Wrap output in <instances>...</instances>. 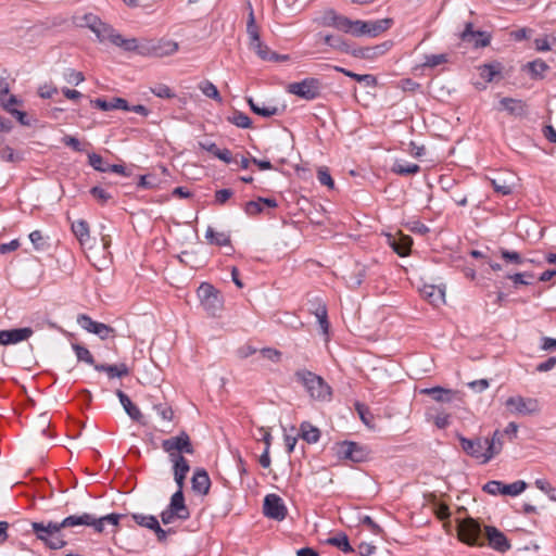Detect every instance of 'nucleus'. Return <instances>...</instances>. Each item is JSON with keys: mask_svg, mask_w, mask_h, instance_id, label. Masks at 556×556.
Masks as SVG:
<instances>
[{"mask_svg": "<svg viewBox=\"0 0 556 556\" xmlns=\"http://www.w3.org/2000/svg\"><path fill=\"white\" fill-rule=\"evenodd\" d=\"M28 526L36 538L43 542V544L51 549H60L66 545L64 535L62 534L63 527L56 521H34Z\"/></svg>", "mask_w": 556, "mask_h": 556, "instance_id": "nucleus-1", "label": "nucleus"}, {"mask_svg": "<svg viewBox=\"0 0 556 556\" xmlns=\"http://www.w3.org/2000/svg\"><path fill=\"white\" fill-rule=\"evenodd\" d=\"M294 376L312 399L317 401L330 400L331 388L320 376L307 369H300L295 371Z\"/></svg>", "mask_w": 556, "mask_h": 556, "instance_id": "nucleus-2", "label": "nucleus"}, {"mask_svg": "<svg viewBox=\"0 0 556 556\" xmlns=\"http://www.w3.org/2000/svg\"><path fill=\"white\" fill-rule=\"evenodd\" d=\"M324 85L316 77H306L300 81L291 83L287 86L286 91L306 101L319 99L323 94Z\"/></svg>", "mask_w": 556, "mask_h": 556, "instance_id": "nucleus-3", "label": "nucleus"}, {"mask_svg": "<svg viewBox=\"0 0 556 556\" xmlns=\"http://www.w3.org/2000/svg\"><path fill=\"white\" fill-rule=\"evenodd\" d=\"M248 8L249 18L247 23V34L249 37V48L253 50L261 60L268 62L273 51L261 40L260 30L255 22L252 4L250 2H248Z\"/></svg>", "mask_w": 556, "mask_h": 556, "instance_id": "nucleus-4", "label": "nucleus"}, {"mask_svg": "<svg viewBox=\"0 0 556 556\" xmlns=\"http://www.w3.org/2000/svg\"><path fill=\"white\" fill-rule=\"evenodd\" d=\"M458 536L460 541L468 545H484V527L473 518H466L458 523Z\"/></svg>", "mask_w": 556, "mask_h": 556, "instance_id": "nucleus-5", "label": "nucleus"}, {"mask_svg": "<svg viewBox=\"0 0 556 556\" xmlns=\"http://www.w3.org/2000/svg\"><path fill=\"white\" fill-rule=\"evenodd\" d=\"M198 296L204 311L210 316H216L223 307L218 291L210 283L202 282L198 289Z\"/></svg>", "mask_w": 556, "mask_h": 556, "instance_id": "nucleus-6", "label": "nucleus"}, {"mask_svg": "<svg viewBox=\"0 0 556 556\" xmlns=\"http://www.w3.org/2000/svg\"><path fill=\"white\" fill-rule=\"evenodd\" d=\"M162 448L168 454L169 458L182 456V453L193 454L194 448L190 437L186 431H181L176 437H170L162 441Z\"/></svg>", "mask_w": 556, "mask_h": 556, "instance_id": "nucleus-7", "label": "nucleus"}, {"mask_svg": "<svg viewBox=\"0 0 556 556\" xmlns=\"http://www.w3.org/2000/svg\"><path fill=\"white\" fill-rule=\"evenodd\" d=\"M505 404L508 410L516 415L530 416L541 412L540 401L534 397L515 395L508 397Z\"/></svg>", "mask_w": 556, "mask_h": 556, "instance_id": "nucleus-8", "label": "nucleus"}, {"mask_svg": "<svg viewBox=\"0 0 556 556\" xmlns=\"http://www.w3.org/2000/svg\"><path fill=\"white\" fill-rule=\"evenodd\" d=\"M334 451L339 459H348L353 463L365 462L369 454L366 446L353 441L337 443Z\"/></svg>", "mask_w": 556, "mask_h": 556, "instance_id": "nucleus-9", "label": "nucleus"}, {"mask_svg": "<svg viewBox=\"0 0 556 556\" xmlns=\"http://www.w3.org/2000/svg\"><path fill=\"white\" fill-rule=\"evenodd\" d=\"M457 439L460 443L462 450L470 457L477 459L480 464H488L490 460H484L488 456L485 439L476 437L468 439L463 434H457Z\"/></svg>", "mask_w": 556, "mask_h": 556, "instance_id": "nucleus-10", "label": "nucleus"}, {"mask_svg": "<svg viewBox=\"0 0 556 556\" xmlns=\"http://www.w3.org/2000/svg\"><path fill=\"white\" fill-rule=\"evenodd\" d=\"M484 539L488 546L500 554H504L511 548L509 539L494 526H484Z\"/></svg>", "mask_w": 556, "mask_h": 556, "instance_id": "nucleus-11", "label": "nucleus"}, {"mask_svg": "<svg viewBox=\"0 0 556 556\" xmlns=\"http://www.w3.org/2000/svg\"><path fill=\"white\" fill-rule=\"evenodd\" d=\"M263 513L267 518L282 521L288 514V509L280 496L268 494L264 498Z\"/></svg>", "mask_w": 556, "mask_h": 556, "instance_id": "nucleus-12", "label": "nucleus"}, {"mask_svg": "<svg viewBox=\"0 0 556 556\" xmlns=\"http://www.w3.org/2000/svg\"><path fill=\"white\" fill-rule=\"evenodd\" d=\"M463 42L471 45L473 48H484L491 42V34L482 30H475L472 23L465 24L463 31L459 35Z\"/></svg>", "mask_w": 556, "mask_h": 556, "instance_id": "nucleus-13", "label": "nucleus"}, {"mask_svg": "<svg viewBox=\"0 0 556 556\" xmlns=\"http://www.w3.org/2000/svg\"><path fill=\"white\" fill-rule=\"evenodd\" d=\"M77 324L86 331L97 334L102 340L110 338L115 332L109 325L96 321L86 314L78 315Z\"/></svg>", "mask_w": 556, "mask_h": 556, "instance_id": "nucleus-14", "label": "nucleus"}, {"mask_svg": "<svg viewBox=\"0 0 556 556\" xmlns=\"http://www.w3.org/2000/svg\"><path fill=\"white\" fill-rule=\"evenodd\" d=\"M92 33L96 35L100 42L108 40L112 45L122 49L126 40V38L118 34L110 24L101 21V18L98 21L97 26L93 28Z\"/></svg>", "mask_w": 556, "mask_h": 556, "instance_id": "nucleus-15", "label": "nucleus"}, {"mask_svg": "<svg viewBox=\"0 0 556 556\" xmlns=\"http://www.w3.org/2000/svg\"><path fill=\"white\" fill-rule=\"evenodd\" d=\"M34 333L30 327L0 330V345L16 344L29 339Z\"/></svg>", "mask_w": 556, "mask_h": 556, "instance_id": "nucleus-16", "label": "nucleus"}, {"mask_svg": "<svg viewBox=\"0 0 556 556\" xmlns=\"http://www.w3.org/2000/svg\"><path fill=\"white\" fill-rule=\"evenodd\" d=\"M392 41L388 40L372 47L356 48L352 50V55L355 58L372 60L380 55H383L387 51H389L392 48Z\"/></svg>", "mask_w": 556, "mask_h": 556, "instance_id": "nucleus-17", "label": "nucleus"}, {"mask_svg": "<svg viewBox=\"0 0 556 556\" xmlns=\"http://www.w3.org/2000/svg\"><path fill=\"white\" fill-rule=\"evenodd\" d=\"M169 460L173 464L174 480L179 489H184L186 477L190 471L189 462L185 456H174Z\"/></svg>", "mask_w": 556, "mask_h": 556, "instance_id": "nucleus-18", "label": "nucleus"}, {"mask_svg": "<svg viewBox=\"0 0 556 556\" xmlns=\"http://www.w3.org/2000/svg\"><path fill=\"white\" fill-rule=\"evenodd\" d=\"M192 491L199 495H207L211 488V479L207 471L203 468H197L191 478Z\"/></svg>", "mask_w": 556, "mask_h": 556, "instance_id": "nucleus-19", "label": "nucleus"}, {"mask_svg": "<svg viewBox=\"0 0 556 556\" xmlns=\"http://www.w3.org/2000/svg\"><path fill=\"white\" fill-rule=\"evenodd\" d=\"M153 39L138 40L136 38L126 39L123 50L127 52H136L142 56H152Z\"/></svg>", "mask_w": 556, "mask_h": 556, "instance_id": "nucleus-20", "label": "nucleus"}, {"mask_svg": "<svg viewBox=\"0 0 556 556\" xmlns=\"http://www.w3.org/2000/svg\"><path fill=\"white\" fill-rule=\"evenodd\" d=\"M420 393L431 396L435 402L439 403H451L458 396V391L445 389L442 387L421 389Z\"/></svg>", "mask_w": 556, "mask_h": 556, "instance_id": "nucleus-21", "label": "nucleus"}, {"mask_svg": "<svg viewBox=\"0 0 556 556\" xmlns=\"http://www.w3.org/2000/svg\"><path fill=\"white\" fill-rule=\"evenodd\" d=\"M179 49L178 42L168 39H153L152 58L173 55Z\"/></svg>", "mask_w": 556, "mask_h": 556, "instance_id": "nucleus-22", "label": "nucleus"}, {"mask_svg": "<svg viewBox=\"0 0 556 556\" xmlns=\"http://www.w3.org/2000/svg\"><path fill=\"white\" fill-rule=\"evenodd\" d=\"M96 515L84 513L81 515H71L64 518L60 526L65 528H75L80 526H88L94 529Z\"/></svg>", "mask_w": 556, "mask_h": 556, "instance_id": "nucleus-23", "label": "nucleus"}, {"mask_svg": "<svg viewBox=\"0 0 556 556\" xmlns=\"http://www.w3.org/2000/svg\"><path fill=\"white\" fill-rule=\"evenodd\" d=\"M167 507L178 513L181 520H187L190 517V511L185 503L184 489H179V486H177V491L172 495Z\"/></svg>", "mask_w": 556, "mask_h": 556, "instance_id": "nucleus-24", "label": "nucleus"}, {"mask_svg": "<svg viewBox=\"0 0 556 556\" xmlns=\"http://www.w3.org/2000/svg\"><path fill=\"white\" fill-rule=\"evenodd\" d=\"M501 108L515 116H523L527 114V104L520 99L503 98L500 101Z\"/></svg>", "mask_w": 556, "mask_h": 556, "instance_id": "nucleus-25", "label": "nucleus"}, {"mask_svg": "<svg viewBox=\"0 0 556 556\" xmlns=\"http://www.w3.org/2000/svg\"><path fill=\"white\" fill-rule=\"evenodd\" d=\"M94 369L97 371L106 372L108 377L110 379L122 378V377H126L129 375V368L125 363L114 364V365L98 364V365H94Z\"/></svg>", "mask_w": 556, "mask_h": 556, "instance_id": "nucleus-26", "label": "nucleus"}, {"mask_svg": "<svg viewBox=\"0 0 556 556\" xmlns=\"http://www.w3.org/2000/svg\"><path fill=\"white\" fill-rule=\"evenodd\" d=\"M92 104L102 111L129 110L128 102L123 98H113L111 101L98 98L92 101Z\"/></svg>", "mask_w": 556, "mask_h": 556, "instance_id": "nucleus-27", "label": "nucleus"}, {"mask_svg": "<svg viewBox=\"0 0 556 556\" xmlns=\"http://www.w3.org/2000/svg\"><path fill=\"white\" fill-rule=\"evenodd\" d=\"M503 433L500 430H495L492 437L484 438L486 444L488 456L484 460H491L494 456L501 453L503 448Z\"/></svg>", "mask_w": 556, "mask_h": 556, "instance_id": "nucleus-28", "label": "nucleus"}, {"mask_svg": "<svg viewBox=\"0 0 556 556\" xmlns=\"http://www.w3.org/2000/svg\"><path fill=\"white\" fill-rule=\"evenodd\" d=\"M393 25L392 18H381L377 21H366V36L377 37L388 30Z\"/></svg>", "mask_w": 556, "mask_h": 556, "instance_id": "nucleus-29", "label": "nucleus"}, {"mask_svg": "<svg viewBox=\"0 0 556 556\" xmlns=\"http://www.w3.org/2000/svg\"><path fill=\"white\" fill-rule=\"evenodd\" d=\"M421 295L432 305L438 306L445 302L444 290L435 286H425Z\"/></svg>", "mask_w": 556, "mask_h": 556, "instance_id": "nucleus-30", "label": "nucleus"}, {"mask_svg": "<svg viewBox=\"0 0 556 556\" xmlns=\"http://www.w3.org/2000/svg\"><path fill=\"white\" fill-rule=\"evenodd\" d=\"M503 65L500 62L486 63L479 66L481 78L486 83L493 81L495 78H502Z\"/></svg>", "mask_w": 556, "mask_h": 556, "instance_id": "nucleus-31", "label": "nucleus"}, {"mask_svg": "<svg viewBox=\"0 0 556 556\" xmlns=\"http://www.w3.org/2000/svg\"><path fill=\"white\" fill-rule=\"evenodd\" d=\"M116 395L124 407L127 415L136 421H139L142 418V414L140 409L131 402L129 396L124 393L122 390H116Z\"/></svg>", "mask_w": 556, "mask_h": 556, "instance_id": "nucleus-32", "label": "nucleus"}, {"mask_svg": "<svg viewBox=\"0 0 556 556\" xmlns=\"http://www.w3.org/2000/svg\"><path fill=\"white\" fill-rule=\"evenodd\" d=\"M549 66L541 59L528 62L523 65V71H527L532 79H543L545 72Z\"/></svg>", "mask_w": 556, "mask_h": 556, "instance_id": "nucleus-33", "label": "nucleus"}, {"mask_svg": "<svg viewBox=\"0 0 556 556\" xmlns=\"http://www.w3.org/2000/svg\"><path fill=\"white\" fill-rule=\"evenodd\" d=\"M72 231L81 245L90 239L89 225L85 219H78L72 223Z\"/></svg>", "mask_w": 556, "mask_h": 556, "instance_id": "nucleus-34", "label": "nucleus"}, {"mask_svg": "<svg viewBox=\"0 0 556 556\" xmlns=\"http://www.w3.org/2000/svg\"><path fill=\"white\" fill-rule=\"evenodd\" d=\"M323 39H324V42L327 46H329L330 48L352 55L353 49H351L348 41L345 39H343L342 37L333 36V35H325Z\"/></svg>", "mask_w": 556, "mask_h": 556, "instance_id": "nucleus-35", "label": "nucleus"}, {"mask_svg": "<svg viewBox=\"0 0 556 556\" xmlns=\"http://www.w3.org/2000/svg\"><path fill=\"white\" fill-rule=\"evenodd\" d=\"M301 438L307 443H316L320 438V431L307 421L301 424Z\"/></svg>", "mask_w": 556, "mask_h": 556, "instance_id": "nucleus-36", "label": "nucleus"}, {"mask_svg": "<svg viewBox=\"0 0 556 556\" xmlns=\"http://www.w3.org/2000/svg\"><path fill=\"white\" fill-rule=\"evenodd\" d=\"M205 238L217 247L230 245V236L226 232H216L212 227H207Z\"/></svg>", "mask_w": 556, "mask_h": 556, "instance_id": "nucleus-37", "label": "nucleus"}, {"mask_svg": "<svg viewBox=\"0 0 556 556\" xmlns=\"http://www.w3.org/2000/svg\"><path fill=\"white\" fill-rule=\"evenodd\" d=\"M327 544L336 546L343 553H352L355 549L351 546L349 542V538L344 532H340L334 536L329 538L327 541Z\"/></svg>", "mask_w": 556, "mask_h": 556, "instance_id": "nucleus-38", "label": "nucleus"}, {"mask_svg": "<svg viewBox=\"0 0 556 556\" xmlns=\"http://www.w3.org/2000/svg\"><path fill=\"white\" fill-rule=\"evenodd\" d=\"M248 103L253 113L263 117H271L279 114V109L275 105H260L258 103H255L252 98L248 99Z\"/></svg>", "mask_w": 556, "mask_h": 556, "instance_id": "nucleus-39", "label": "nucleus"}, {"mask_svg": "<svg viewBox=\"0 0 556 556\" xmlns=\"http://www.w3.org/2000/svg\"><path fill=\"white\" fill-rule=\"evenodd\" d=\"M420 170V166L409 162H395L392 172L401 176L415 175Z\"/></svg>", "mask_w": 556, "mask_h": 556, "instance_id": "nucleus-40", "label": "nucleus"}, {"mask_svg": "<svg viewBox=\"0 0 556 556\" xmlns=\"http://www.w3.org/2000/svg\"><path fill=\"white\" fill-rule=\"evenodd\" d=\"M100 20V17L93 13H86L84 15H80V16H74L73 17V23L77 26V27H86V28H89L91 31L93 30V28L97 26V23L98 21Z\"/></svg>", "mask_w": 556, "mask_h": 556, "instance_id": "nucleus-41", "label": "nucleus"}, {"mask_svg": "<svg viewBox=\"0 0 556 556\" xmlns=\"http://www.w3.org/2000/svg\"><path fill=\"white\" fill-rule=\"evenodd\" d=\"M123 517L121 514H109L102 517L96 516L94 521V531L101 533L104 530L105 523L117 526L119 522V519Z\"/></svg>", "mask_w": 556, "mask_h": 556, "instance_id": "nucleus-42", "label": "nucleus"}, {"mask_svg": "<svg viewBox=\"0 0 556 556\" xmlns=\"http://www.w3.org/2000/svg\"><path fill=\"white\" fill-rule=\"evenodd\" d=\"M227 121L230 124L243 129L250 128L252 126L251 118L241 111H235L232 115L227 117Z\"/></svg>", "mask_w": 556, "mask_h": 556, "instance_id": "nucleus-43", "label": "nucleus"}, {"mask_svg": "<svg viewBox=\"0 0 556 556\" xmlns=\"http://www.w3.org/2000/svg\"><path fill=\"white\" fill-rule=\"evenodd\" d=\"M199 89L202 91L204 96H206L210 99H213L217 102H222L223 98L219 94L218 89L216 86L211 83L210 80H203L199 84Z\"/></svg>", "mask_w": 556, "mask_h": 556, "instance_id": "nucleus-44", "label": "nucleus"}, {"mask_svg": "<svg viewBox=\"0 0 556 556\" xmlns=\"http://www.w3.org/2000/svg\"><path fill=\"white\" fill-rule=\"evenodd\" d=\"M527 489V483L523 480H517L513 483L505 484L503 482L502 495L517 496Z\"/></svg>", "mask_w": 556, "mask_h": 556, "instance_id": "nucleus-45", "label": "nucleus"}, {"mask_svg": "<svg viewBox=\"0 0 556 556\" xmlns=\"http://www.w3.org/2000/svg\"><path fill=\"white\" fill-rule=\"evenodd\" d=\"M413 240L409 236H405L401 238L399 241L392 242V248L395 253H397L400 256H406L412 248Z\"/></svg>", "mask_w": 556, "mask_h": 556, "instance_id": "nucleus-46", "label": "nucleus"}, {"mask_svg": "<svg viewBox=\"0 0 556 556\" xmlns=\"http://www.w3.org/2000/svg\"><path fill=\"white\" fill-rule=\"evenodd\" d=\"M132 519L138 526L144 527L149 530L154 529V527H156V525L159 523L156 517L152 515L132 514Z\"/></svg>", "mask_w": 556, "mask_h": 556, "instance_id": "nucleus-47", "label": "nucleus"}, {"mask_svg": "<svg viewBox=\"0 0 556 556\" xmlns=\"http://www.w3.org/2000/svg\"><path fill=\"white\" fill-rule=\"evenodd\" d=\"M72 346H73V350H74L78 361L85 362L89 365H92L93 367H94V365H97L92 354L90 353V351L87 348H85L80 344H77V343L73 344Z\"/></svg>", "mask_w": 556, "mask_h": 556, "instance_id": "nucleus-48", "label": "nucleus"}, {"mask_svg": "<svg viewBox=\"0 0 556 556\" xmlns=\"http://www.w3.org/2000/svg\"><path fill=\"white\" fill-rule=\"evenodd\" d=\"M448 62V54H426L422 65L426 67H435L438 65Z\"/></svg>", "mask_w": 556, "mask_h": 556, "instance_id": "nucleus-49", "label": "nucleus"}, {"mask_svg": "<svg viewBox=\"0 0 556 556\" xmlns=\"http://www.w3.org/2000/svg\"><path fill=\"white\" fill-rule=\"evenodd\" d=\"M29 240L33 243L35 250L37 251H45L49 247L40 230H34L33 232H30Z\"/></svg>", "mask_w": 556, "mask_h": 556, "instance_id": "nucleus-50", "label": "nucleus"}, {"mask_svg": "<svg viewBox=\"0 0 556 556\" xmlns=\"http://www.w3.org/2000/svg\"><path fill=\"white\" fill-rule=\"evenodd\" d=\"M88 163L96 170L101 172V173H108L109 163L104 162L103 157L100 154L90 153L88 155Z\"/></svg>", "mask_w": 556, "mask_h": 556, "instance_id": "nucleus-51", "label": "nucleus"}, {"mask_svg": "<svg viewBox=\"0 0 556 556\" xmlns=\"http://www.w3.org/2000/svg\"><path fill=\"white\" fill-rule=\"evenodd\" d=\"M150 90L155 97L161 99H172L175 97L174 91L164 84H157L154 87H151Z\"/></svg>", "mask_w": 556, "mask_h": 556, "instance_id": "nucleus-52", "label": "nucleus"}, {"mask_svg": "<svg viewBox=\"0 0 556 556\" xmlns=\"http://www.w3.org/2000/svg\"><path fill=\"white\" fill-rule=\"evenodd\" d=\"M89 192L101 205H104L109 200L112 199V195L99 186L92 187Z\"/></svg>", "mask_w": 556, "mask_h": 556, "instance_id": "nucleus-53", "label": "nucleus"}, {"mask_svg": "<svg viewBox=\"0 0 556 556\" xmlns=\"http://www.w3.org/2000/svg\"><path fill=\"white\" fill-rule=\"evenodd\" d=\"M64 79L68 83V84H72V85H79L80 83H83L85 80V76L81 72H78L76 70H73V68H67L64 74Z\"/></svg>", "mask_w": 556, "mask_h": 556, "instance_id": "nucleus-54", "label": "nucleus"}, {"mask_svg": "<svg viewBox=\"0 0 556 556\" xmlns=\"http://www.w3.org/2000/svg\"><path fill=\"white\" fill-rule=\"evenodd\" d=\"M341 14H338L334 10L330 9L326 11L321 17V24L327 27L337 28Z\"/></svg>", "mask_w": 556, "mask_h": 556, "instance_id": "nucleus-55", "label": "nucleus"}, {"mask_svg": "<svg viewBox=\"0 0 556 556\" xmlns=\"http://www.w3.org/2000/svg\"><path fill=\"white\" fill-rule=\"evenodd\" d=\"M233 195V191L231 189H219L215 191L214 194V204L215 205H225Z\"/></svg>", "mask_w": 556, "mask_h": 556, "instance_id": "nucleus-56", "label": "nucleus"}, {"mask_svg": "<svg viewBox=\"0 0 556 556\" xmlns=\"http://www.w3.org/2000/svg\"><path fill=\"white\" fill-rule=\"evenodd\" d=\"M346 76L358 83H365L367 86H375L377 84V78L370 74H356L354 72H348Z\"/></svg>", "mask_w": 556, "mask_h": 556, "instance_id": "nucleus-57", "label": "nucleus"}, {"mask_svg": "<svg viewBox=\"0 0 556 556\" xmlns=\"http://www.w3.org/2000/svg\"><path fill=\"white\" fill-rule=\"evenodd\" d=\"M508 278L513 280L515 285H531L534 278L532 273H517L514 275H509Z\"/></svg>", "mask_w": 556, "mask_h": 556, "instance_id": "nucleus-58", "label": "nucleus"}, {"mask_svg": "<svg viewBox=\"0 0 556 556\" xmlns=\"http://www.w3.org/2000/svg\"><path fill=\"white\" fill-rule=\"evenodd\" d=\"M153 408L163 420L170 421L174 417V412L167 404H155Z\"/></svg>", "mask_w": 556, "mask_h": 556, "instance_id": "nucleus-59", "label": "nucleus"}, {"mask_svg": "<svg viewBox=\"0 0 556 556\" xmlns=\"http://www.w3.org/2000/svg\"><path fill=\"white\" fill-rule=\"evenodd\" d=\"M501 256L503 260H505L507 263H513V264H517V265H520L523 263V258L521 257V255L516 252V251H508V250H505V249H501Z\"/></svg>", "mask_w": 556, "mask_h": 556, "instance_id": "nucleus-60", "label": "nucleus"}, {"mask_svg": "<svg viewBox=\"0 0 556 556\" xmlns=\"http://www.w3.org/2000/svg\"><path fill=\"white\" fill-rule=\"evenodd\" d=\"M244 212L247 215L249 216H255L257 214H261L263 212V206L258 200V198L256 200H252V201H248L245 204H244V207H243Z\"/></svg>", "mask_w": 556, "mask_h": 556, "instance_id": "nucleus-61", "label": "nucleus"}, {"mask_svg": "<svg viewBox=\"0 0 556 556\" xmlns=\"http://www.w3.org/2000/svg\"><path fill=\"white\" fill-rule=\"evenodd\" d=\"M503 482L497 480L488 481L482 490L491 495L502 494Z\"/></svg>", "mask_w": 556, "mask_h": 556, "instance_id": "nucleus-62", "label": "nucleus"}, {"mask_svg": "<svg viewBox=\"0 0 556 556\" xmlns=\"http://www.w3.org/2000/svg\"><path fill=\"white\" fill-rule=\"evenodd\" d=\"M157 185L156 179L152 175H141L137 187L140 189H153Z\"/></svg>", "mask_w": 556, "mask_h": 556, "instance_id": "nucleus-63", "label": "nucleus"}, {"mask_svg": "<svg viewBox=\"0 0 556 556\" xmlns=\"http://www.w3.org/2000/svg\"><path fill=\"white\" fill-rule=\"evenodd\" d=\"M260 352L264 358L269 359L274 363H278L281 359V352L276 349L264 348Z\"/></svg>", "mask_w": 556, "mask_h": 556, "instance_id": "nucleus-64", "label": "nucleus"}]
</instances>
